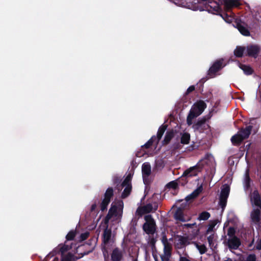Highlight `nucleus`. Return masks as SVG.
<instances>
[{
    "mask_svg": "<svg viewBox=\"0 0 261 261\" xmlns=\"http://www.w3.org/2000/svg\"><path fill=\"white\" fill-rule=\"evenodd\" d=\"M221 5H222L219 1L217 2L216 0H209L204 4L201 3L200 8L202 9L199 11H206L213 14L220 15L226 22L231 23L234 19L233 16L224 12Z\"/></svg>",
    "mask_w": 261,
    "mask_h": 261,
    "instance_id": "1",
    "label": "nucleus"
},
{
    "mask_svg": "<svg viewBox=\"0 0 261 261\" xmlns=\"http://www.w3.org/2000/svg\"><path fill=\"white\" fill-rule=\"evenodd\" d=\"M221 5H222L219 1L217 2L216 0H209L204 4L201 3L200 8L202 9L199 11H206L213 14L220 15L226 22L231 23L234 19L233 16L224 12Z\"/></svg>",
    "mask_w": 261,
    "mask_h": 261,
    "instance_id": "2",
    "label": "nucleus"
},
{
    "mask_svg": "<svg viewBox=\"0 0 261 261\" xmlns=\"http://www.w3.org/2000/svg\"><path fill=\"white\" fill-rule=\"evenodd\" d=\"M206 108V104L202 100H199L196 101L191 107L187 118V123L188 125L193 123V120L199 116Z\"/></svg>",
    "mask_w": 261,
    "mask_h": 261,
    "instance_id": "3",
    "label": "nucleus"
},
{
    "mask_svg": "<svg viewBox=\"0 0 261 261\" xmlns=\"http://www.w3.org/2000/svg\"><path fill=\"white\" fill-rule=\"evenodd\" d=\"M176 5L186 7L194 11L200 10L201 2L199 0H177V2H174Z\"/></svg>",
    "mask_w": 261,
    "mask_h": 261,
    "instance_id": "4",
    "label": "nucleus"
},
{
    "mask_svg": "<svg viewBox=\"0 0 261 261\" xmlns=\"http://www.w3.org/2000/svg\"><path fill=\"white\" fill-rule=\"evenodd\" d=\"M146 222L143 225V229L147 234H153L156 231V224L151 215L145 216Z\"/></svg>",
    "mask_w": 261,
    "mask_h": 261,
    "instance_id": "5",
    "label": "nucleus"
},
{
    "mask_svg": "<svg viewBox=\"0 0 261 261\" xmlns=\"http://www.w3.org/2000/svg\"><path fill=\"white\" fill-rule=\"evenodd\" d=\"M230 188L229 186L227 184L223 185L221 188L219 197V205L222 208V211L224 210L226 206L227 199L230 193Z\"/></svg>",
    "mask_w": 261,
    "mask_h": 261,
    "instance_id": "6",
    "label": "nucleus"
},
{
    "mask_svg": "<svg viewBox=\"0 0 261 261\" xmlns=\"http://www.w3.org/2000/svg\"><path fill=\"white\" fill-rule=\"evenodd\" d=\"M261 51V46L257 44H249L245 46V56L256 59Z\"/></svg>",
    "mask_w": 261,
    "mask_h": 261,
    "instance_id": "7",
    "label": "nucleus"
},
{
    "mask_svg": "<svg viewBox=\"0 0 261 261\" xmlns=\"http://www.w3.org/2000/svg\"><path fill=\"white\" fill-rule=\"evenodd\" d=\"M113 196L114 190L113 188H108L104 194V198L100 203V210L101 211L103 212L107 210L108 205L111 202V200Z\"/></svg>",
    "mask_w": 261,
    "mask_h": 261,
    "instance_id": "8",
    "label": "nucleus"
},
{
    "mask_svg": "<svg viewBox=\"0 0 261 261\" xmlns=\"http://www.w3.org/2000/svg\"><path fill=\"white\" fill-rule=\"evenodd\" d=\"M223 59L216 60L208 70L207 75L210 77H214L217 72L222 69L225 66L223 65Z\"/></svg>",
    "mask_w": 261,
    "mask_h": 261,
    "instance_id": "9",
    "label": "nucleus"
},
{
    "mask_svg": "<svg viewBox=\"0 0 261 261\" xmlns=\"http://www.w3.org/2000/svg\"><path fill=\"white\" fill-rule=\"evenodd\" d=\"M232 22H233L232 24L233 27L236 28L241 34L245 36H250V32L247 29V24L245 23L238 18H234V20Z\"/></svg>",
    "mask_w": 261,
    "mask_h": 261,
    "instance_id": "10",
    "label": "nucleus"
},
{
    "mask_svg": "<svg viewBox=\"0 0 261 261\" xmlns=\"http://www.w3.org/2000/svg\"><path fill=\"white\" fill-rule=\"evenodd\" d=\"M201 168H202L197 164L186 170L184 172L182 176L180 177L179 181H180V180L184 178L192 177L197 176L198 173L201 171Z\"/></svg>",
    "mask_w": 261,
    "mask_h": 261,
    "instance_id": "11",
    "label": "nucleus"
},
{
    "mask_svg": "<svg viewBox=\"0 0 261 261\" xmlns=\"http://www.w3.org/2000/svg\"><path fill=\"white\" fill-rule=\"evenodd\" d=\"M249 197L252 206H255L261 208V195L257 190L250 192Z\"/></svg>",
    "mask_w": 261,
    "mask_h": 261,
    "instance_id": "12",
    "label": "nucleus"
},
{
    "mask_svg": "<svg viewBox=\"0 0 261 261\" xmlns=\"http://www.w3.org/2000/svg\"><path fill=\"white\" fill-rule=\"evenodd\" d=\"M255 121V119L254 118H252L251 120H250L249 122V123L251 125L246 126L245 128H242L239 130L238 133L243 138L244 140L247 139L250 135L251 130L253 128L252 125L254 124L253 121Z\"/></svg>",
    "mask_w": 261,
    "mask_h": 261,
    "instance_id": "13",
    "label": "nucleus"
},
{
    "mask_svg": "<svg viewBox=\"0 0 261 261\" xmlns=\"http://www.w3.org/2000/svg\"><path fill=\"white\" fill-rule=\"evenodd\" d=\"M227 245L230 249H237L241 245V241L238 238L234 236L228 240Z\"/></svg>",
    "mask_w": 261,
    "mask_h": 261,
    "instance_id": "14",
    "label": "nucleus"
},
{
    "mask_svg": "<svg viewBox=\"0 0 261 261\" xmlns=\"http://www.w3.org/2000/svg\"><path fill=\"white\" fill-rule=\"evenodd\" d=\"M260 210L259 207L254 208L251 212V221L255 224H258L260 220Z\"/></svg>",
    "mask_w": 261,
    "mask_h": 261,
    "instance_id": "15",
    "label": "nucleus"
},
{
    "mask_svg": "<svg viewBox=\"0 0 261 261\" xmlns=\"http://www.w3.org/2000/svg\"><path fill=\"white\" fill-rule=\"evenodd\" d=\"M72 247L70 245H68L66 244H64V245L60 244L53 251V255L59 253H61V255H63L65 252L69 250Z\"/></svg>",
    "mask_w": 261,
    "mask_h": 261,
    "instance_id": "16",
    "label": "nucleus"
},
{
    "mask_svg": "<svg viewBox=\"0 0 261 261\" xmlns=\"http://www.w3.org/2000/svg\"><path fill=\"white\" fill-rule=\"evenodd\" d=\"M206 119L205 118H201L198 120L196 123L193 125V128L199 132H202L205 128L206 124Z\"/></svg>",
    "mask_w": 261,
    "mask_h": 261,
    "instance_id": "17",
    "label": "nucleus"
},
{
    "mask_svg": "<svg viewBox=\"0 0 261 261\" xmlns=\"http://www.w3.org/2000/svg\"><path fill=\"white\" fill-rule=\"evenodd\" d=\"M142 173L143 180L145 182L146 178L151 174V166L149 163H144L142 166Z\"/></svg>",
    "mask_w": 261,
    "mask_h": 261,
    "instance_id": "18",
    "label": "nucleus"
},
{
    "mask_svg": "<svg viewBox=\"0 0 261 261\" xmlns=\"http://www.w3.org/2000/svg\"><path fill=\"white\" fill-rule=\"evenodd\" d=\"M123 257V253L118 248L113 249L111 254L112 261H121Z\"/></svg>",
    "mask_w": 261,
    "mask_h": 261,
    "instance_id": "19",
    "label": "nucleus"
},
{
    "mask_svg": "<svg viewBox=\"0 0 261 261\" xmlns=\"http://www.w3.org/2000/svg\"><path fill=\"white\" fill-rule=\"evenodd\" d=\"M112 236V230L111 229L108 228L107 226L103 230V233L102 236V243L105 245L108 244Z\"/></svg>",
    "mask_w": 261,
    "mask_h": 261,
    "instance_id": "20",
    "label": "nucleus"
},
{
    "mask_svg": "<svg viewBox=\"0 0 261 261\" xmlns=\"http://www.w3.org/2000/svg\"><path fill=\"white\" fill-rule=\"evenodd\" d=\"M167 124H162L161 126H160V127L158 129V132H157V135L156 136H155V139L156 140V143L158 144L160 140L161 139L163 134H164L165 132L166 131L167 128Z\"/></svg>",
    "mask_w": 261,
    "mask_h": 261,
    "instance_id": "21",
    "label": "nucleus"
},
{
    "mask_svg": "<svg viewBox=\"0 0 261 261\" xmlns=\"http://www.w3.org/2000/svg\"><path fill=\"white\" fill-rule=\"evenodd\" d=\"M202 191V187H200L195 190L192 193L187 196L185 198V200L187 202H189L195 198H196L198 195L200 194V193Z\"/></svg>",
    "mask_w": 261,
    "mask_h": 261,
    "instance_id": "22",
    "label": "nucleus"
},
{
    "mask_svg": "<svg viewBox=\"0 0 261 261\" xmlns=\"http://www.w3.org/2000/svg\"><path fill=\"white\" fill-rule=\"evenodd\" d=\"M174 133L172 129L168 130L166 132L164 139L162 141L163 145H166L168 144L172 140V139L174 137Z\"/></svg>",
    "mask_w": 261,
    "mask_h": 261,
    "instance_id": "23",
    "label": "nucleus"
},
{
    "mask_svg": "<svg viewBox=\"0 0 261 261\" xmlns=\"http://www.w3.org/2000/svg\"><path fill=\"white\" fill-rule=\"evenodd\" d=\"M174 217L175 220L181 222H185L186 221V219L184 216L183 210L181 208L178 207L176 211H175Z\"/></svg>",
    "mask_w": 261,
    "mask_h": 261,
    "instance_id": "24",
    "label": "nucleus"
},
{
    "mask_svg": "<svg viewBox=\"0 0 261 261\" xmlns=\"http://www.w3.org/2000/svg\"><path fill=\"white\" fill-rule=\"evenodd\" d=\"M233 53L234 55L237 58H241L243 56H245V46H237Z\"/></svg>",
    "mask_w": 261,
    "mask_h": 261,
    "instance_id": "25",
    "label": "nucleus"
},
{
    "mask_svg": "<svg viewBox=\"0 0 261 261\" xmlns=\"http://www.w3.org/2000/svg\"><path fill=\"white\" fill-rule=\"evenodd\" d=\"M239 67L243 71L244 74L246 75H251L254 72V70L249 65L240 63Z\"/></svg>",
    "mask_w": 261,
    "mask_h": 261,
    "instance_id": "26",
    "label": "nucleus"
},
{
    "mask_svg": "<svg viewBox=\"0 0 261 261\" xmlns=\"http://www.w3.org/2000/svg\"><path fill=\"white\" fill-rule=\"evenodd\" d=\"M178 243L177 246L178 248L184 247L188 243V238L182 236H178Z\"/></svg>",
    "mask_w": 261,
    "mask_h": 261,
    "instance_id": "27",
    "label": "nucleus"
},
{
    "mask_svg": "<svg viewBox=\"0 0 261 261\" xmlns=\"http://www.w3.org/2000/svg\"><path fill=\"white\" fill-rule=\"evenodd\" d=\"M244 140L239 133L233 136L231 138V141L234 145H240Z\"/></svg>",
    "mask_w": 261,
    "mask_h": 261,
    "instance_id": "28",
    "label": "nucleus"
},
{
    "mask_svg": "<svg viewBox=\"0 0 261 261\" xmlns=\"http://www.w3.org/2000/svg\"><path fill=\"white\" fill-rule=\"evenodd\" d=\"M251 179L249 176V170L247 169L245 173V190H248L250 188Z\"/></svg>",
    "mask_w": 261,
    "mask_h": 261,
    "instance_id": "29",
    "label": "nucleus"
},
{
    "mask_svg": "<svg viewBox=\"0 0 261 261\" xmlns=\"http://www.w3.org/2000/svg\"><path fill=\"white\" fill-rule=\"evenodd\" d=\"M190 140V135L188 133H184L182 134L181 139L180 143L182 144H188Z\"/></svg>",
    "mask_w": 261,
    "mask_h": 261,
    "instance_id": "30",
    "label": "nucleus"
},
{
    "mask_svg": "<svg viewBox=\"0 0 261 261\" xmlns=\"http://www.w3.org/2000/svg\"><path fill=\"white\" fill-rule=\"evenodd\" d=\"M211 217V214L210 213L204 211L201 213L198 216V219L200 221L203 220L206 221L208 220Z\"/></svg>",
    "mask_w": 261,
    "mask_h": 261,
    "instance_id": "31",
    "label": "nucleus"
},
{
    "mask_svg": "<svg viewBox=\"0 0 261 261\" xmlns=\"http://www.w3.org/2000/svg\"><path fill=\"white\" fill-rule=\"evenodd\" d=\"M123 192L122 193L121 197L122 198L127 197L130 193L132 191V186H125Z\"/></svg>",
    "mask_w": 261,
    "mask_h": 261,
    "instance_id": "32",
    "label": "nucleus"
},
{
    "mask_svg": "<svg viewBox=\"0 0 261 261\" xmlns=\"http://www.w3.org/2000/svg\"><path fill=\"white\" fill-rule=\"evenodd\" d=\"M154 138L155 136H152L144 145L141 146L142 148H145L146 149L149 148L152 145L153 142L156 141V140Z\"/></svg>",
    "mask_w": 261,
    "mask_h": 261,
    "instance_id": "33",
    "label": "nucleus"
},
{
    "mask_svg": "<svg viewBox=\"0 0 261 261\" xmlns=\"http://www.w3.org/2000/svg\"><path fill=\"white\" fill-rule=\"evenodd\" d=\"M166 187L169 189L176 190L178 188V183L175 180L171 181L167 184Z\"/></svg>",
    "mask_w": 261,
    "mask_h": 261,
    "instance_id": "34",
    "label": "nucleus"
},
{
    "mask_svg": "<svg viewBox=\"0 0 261 261\" xmlns=\"http://www.w3.org/2000/svg\"><path fill=\"white\" fill-rule=\"evenodd\" d=\"M76 233V230H70L66 236V240L67 241L73 240L75 237Z\"/></svg>",
    "mask_w": 261,
    "mask_h": 261,
    "instance_id": "35",
    "label": "nucleus"
},
{
    "mask_svg": "<svg viewBox=\"0 0 261 261\" xmlns=\"http://www.w3.org/2000/svg\"><path fill=\"white\" fill-rule=\"evenodd\" d=\"M117 206L115 205L112 204L111 207H110V208L109 211L108 215H107V216L106 217V218L108 219L107 221H108L109 219L110 218V217L108 218L109 215H113L114 214H116L117 213Z\"/></svg>",
    "mask_w": 261,
    "mask_h": 261,
    "instance_id": "36",
    "label": "nucleus"
},
{
    "mask_svg": "<svg viewBox=\"0 0 261 261\" xmlns=\"http://www.w3.org/2000/svg\"><path fill=\"white\" fill-rule=\"evenodd\" d=\"M196 247L198 249L199 253L201 254H203L205 253L207 251V248H206V246H205V245H204V244L200 245L197 244Z\"/></svg>",
    "mask_w": 261,
    "mask_h": 261,
    "instance_id": "37",
    "label": "nucleus"
},
{
    "mask_svg": "<svg viewBox=\"0 0 261 261\" xmlns=\"http://www.w3.org/2000/svg\"><path fill=\"white\" fill-rule=\"evenodd\" d=\"M143 206L144 212H145V214L151 212L153 210V206L151 203H148Z\"/></svg>",
    "mask_w": 261,
    "mask_h": 261,
    "instance_id": "38",
    "label": "nucleus"
},
{
    "mask_svg": "<svg viewBox=\"0 0 261 261\" xmlns=\"http://www.w3.org/2000/svg\"><path fill=\"white\" fill-rule=\"evenodd\" d=\"M145 214V212L143 209V206H139L137 208L136 211V214L139 217H142L143 214Z\"/></svg>",
    "mask_w": 261,
    "mask_h": 261,
    "instance_id": "39",
    "label": "nucleus"
},
{
    "mask_svg": "<svg viewBox=\"0 0 261 261\" xmlns=\"http://www.w3.org/2000/svg\"><path fill=\"white\" fill-rule=\"evenodd\" d=\"M125 186H132L131 181L128 180V179L126 178L124 179L123 182L120 184V187L121 188H123Z\"/></svg>",
    "mask_w": 261,
    "mask_h": 261,
    "instance_id": "40",
    "label": "nucleus"
},
{
    "mask_svg": "<svg viewBox=\"0 0 261 261\" xmlns=\"http://www.w3.org/2000/svg\"><path fill=\"white\" fill-rule=\"evenodd\" d=\"M234 234H235V230H234V228L231 227H229L227 231V235L232 238L233 237L235 236Z\"/></svg>",
    "mask_w": 261,
    "mask_h": 261,
    "instance_id": "41",
    "label": "nucleus"
},
{
    "mask_svg": "<svg viewBox=\"0 0 261 261\" xmlns=\"http://www.w3.org/2000/svg\"><path fill=\"white\" fill-rule=\"evenodd\" d=\"M256 258L254 254H250L247 256L245 261H256Z\"/></svg>",
    "mask_w": 261,
    "mask_h": 261,
    "instance_id": "42",
    "label": "nucleus"
},
{
    "mask_svg": "<svg viewBox=\"0 0 261 261\" xmlns=\"http://www.w3.org/2000/svg\"><path fill=\"white\" fill-rule=\"evenodd\" d=\"M89 232H85L84 233H82L80 236V239L81 241H84L86 240L89 236Z\"/></svg>",
    "mask_w": 261,
    "mask_h": 261,
    "instance_id": "43",
    "label": "nucleus"
},
{
    "mask_svg": "<svg viewBox=\"0 0 261 261\" xmlns=\"http://www.w3.org/2000/svg\"><path fill=\"white\" fill-rule=\"evenodd\" d=\"M171 254H164L161 256L162 261H169Z\"/></svg>",
    "mask_w": 261,
    "mask_h": 261,
    "instance_id": "44",
    "label": "nucleus"
},
{
    "mask_svg": "<svg viewBox=\"0 0 261 261\" xmlns=\"http://www.w3.org/2000/svg\"><path fill=\"white\" fill-rule=\"evenodd\" d=\"M214 238V234L210 235L207 238L208 243L210 246H213L214 245V243H213Z\"/></svg>",
    "mask_w": 261,
    "mask_h": 261,
    "instance_id": "45",
    "label": "nucleus"
},
{
    "mask_svg": "<svg viewBox=\"0 0 261 261\" xmlns=\"http://www.w3.org/2000/svg\"><path fill=\"white\" fill-rule=\"evenodd\" d=\"M164 254H171L170 247L168 246V245L164 246Z\"/></svg>",
    "mask_w": 261,
    "mask_h": 261,
    "instance_id": "46",
    "label": "nucleus"
},
{
    "mask_svg": "<svg viewBox=\"0 0 261 261\" xmlns=\"http://www.w3.org/2000/svg\"><path fill=\"white\" fill-rule=\"evenodd\" d=\"M180 179V177L178 178V184H180L181 186H185L188 182V180L187 179V178H184L183 179H181L180 181H179Z\"/></svg>",
    "mask_w": 261,
    "mask_h": 261,
    "instance_id": "47",
    "label": "nucleus"
},
{
    "mask_svg": "<svg viewBox=\"0 0 261 261\" xmlns=\"http://www.w3.org/2000/svg\"><path fill=\"white\" fill-rule=\"evenodd\" d=\"M195 89V88L194 86L192 85V86H190L188 88V89L187 90L186 92V94H187V95L189 94L191 92H192L193 91H194Z\"/></svg>",
    "mask_w": 261,
    "mask_h": 261,
    "instance_id": "48",
    "label": "nucleus"
},
{
    "mask_svg": "<svg viewBox=\"0 0 261 261\" xmlns=\"http://www.w3.org/2000/svg\"><path fill=\"white\" fill-rule=\"evenodd\" d=\"M102 252H103V256L105 258V261H107V259L108 258V251L105 247L102 249Z\"/></svg>",
    "mask_w": 261,
    "mask_h": 261,
    "instance_id": "49",
    "label": "nucleus"
},
{
    "mask_svg": "<svg viewBox=\"0 0 261 261\" xmlns=\"http://www.w3.org/2000/svg\"><path fill=\"white\" fill-rule=\"evenodd\" d=\"M66 256H71L70 261H76L79 258V257H77L71 253H68Z\"/></svg>",
    "mask_w": 261,
    "mask_h": 261,
    "instance_id": "50",
    "label": "nucleus"
},
{
    "mask_svg": "<svg viewBox=\"0 0 261 261\" xmlns=\"http://www.w3.org/2000/svg\"><path fill=\"white\" fill-rule=\"evenodd\" d=\"M121 179L118 177H114L113 178V182L114 185L119 184L120 183Z\"/></svg>",
    "mask_w": 261,
    "mask_h": 261,
    "instance_id": "51",
    "label": "nucleus"
},
{
    "mask_svg": "<svg viewBox=\"0 0 261 261\" xmlns=\"http://www.w3.org/2000/svg\"><path fill=\"white\" fill-rule=\"evenodd\" d=\"M215 224H211L210 225L209 227H208L207 230H206V233L207 234L210 232L213 231V229L215 226Z\"/></svg>",
    "mask_w": 261,
    "mask_h": 261,
    "instance_id": "52",
    "label": "nucleus"
},
{
    "mask_svg": "<svg viewBox=\"0 0 261 261\" xmlns=\"http://www.w3.org/2000/svg\"><path fill=\"white\" fill-rule=\"evenodd\" d=\"M155 242H156V240L155 238H151L150 239V241H149V244L152 246V247H154L155 246Z\"/></svg>",
    "mask_w": 261,
    "mask_h": 261,
    "instance_id": "53",
    "label": "nucleus"
},
{
    "mask_svg": "<svg viewBox=\"0 0 261 261\" xmlns=\"http://www.w3.org/2000/svg\"><path fill=\"white\" fill-rule=\"evenodd\" d=\"M179 261H191V260L189 258H187V257H185V256H182L180 254V257H179Z\"/></svg>",
    "mask_w": 261,
    "mask_h": 261,
    "instance_id": "54",
    "label": "nucleus"
},
{
    "mask_svg": "<svg viewBox=\"0 0 261 261\" xmlns=\"http://www.w3.org/2000/svg\"><path fill=\"white\" fill-rule=\"evenodd\" d=\"M96 207H97V203H96V202L95 201L93 204H92V205L91 206V209H90L91 212H94L95 210Z\"/></svg>",
    "mask_w": 261,
    "mask_h": 261,
    "instance_id": "55",
    "label": "nucleus"
},
{
    "mask_svg": "<svg viewBox=\"0 0 261 261\" xmlns=\"http://www.w3.org/2000/svg\"><path fill=\"white\" fill-rule=\"evenodd\" d=\"M71 256H65L64 257H63L61 259V261H70Z\"/></svg>",
    "mask_w": 261,
    "mask_h": 261,
    "instance_id": "56",
    "label": "nucleus"
},
{
    "mask_svg": "<svg viewBox=\"0 0 261 261\" xmlns=\"http://www.w3.org/2000/svg\"><path fill=\"white\" fill-rule=\"evenodd\" d=\"M162 242H163V244L164 245V246L167 245V239L166 236H164L163 237Z\"/></svg>",
    "mask_w": 261,
    "mask_h": 261,
    "instance_id": "57",
    "label": "nucleus"
},
{
    "mask_svg": "<svg viewBox=\"0 0 261 261\" xmlns=\"http://www.w3.org/2000/svg\"><path fill=\"white\" fill-rule=\"evenodd\" d=\"M126 178L128 179V180H132V176L131 175L130 173L128 174L127 176L125 177Z\"/></svg>",
    "mask_w": 261,
    "mask_h": 261,
    "instance_id": "58",
    "label": "nucleus"
},
{
    "mask_svg": "<svg viewBox=\"0 0 261 261\" xmlns=\"http://www.w3.org/2000/svg\"><path fill=\"white\" fill-rule=\"evenodd\" d=\"M206 81V79L203 78L200 81V83H201V86H203V83Z\"/></svg>",
    "mask_w": 261,
    "mask_h": 261,
    "instance_id": "59",
    "label": "nucleus"
},
{
    "mask_svg": "<svg viewBox=\"0 0 261 261\" xmlns=\"http://www.w3.org/2000/svg\"><path fill=\"white\" fill-rule=\"evenodd\" d=\"M116 185V189H117L118 191L121 190L123 188H121L120 187V184H117V185Z\"/></svg>",
    "mask_w": 261,
    "mask_h": 261,
    "instance_id": "60",
    "label": "nucleus"
},
{
    "mask_svg": "<svg viewBox=\"0 0 261 261\" xmlns=\"http://www.w3.org/2000/svg\"><path fill=\"white\" fill-rule=\"evenodd\" d=\"M257 249H261V243L258 244L256 246Z\"/></svg>",
    "mask_w": 261,
    "mask_h": 261,
    "instance_id": "61",
    "label": "nucleus"
},
{
    "mask_svg": "<svg viewBox=\"0 0 261 261\" xmlns=\"http://www.w3.org/2000/svg\"><path fill=\"white\" fill-rule=\"evenodd\" d=\"M209 0H199V1L202 4H204L205 3L207 2Z\"/></svg>",
    "mask_w": 261,
    "mask_h": 261,
    "instance_id": "62",
    "label": "nucleus"
},
{
    "mask_svg": "<svg viewBox=\"0 0 261 261\" xmlns=\"http://www.w3.org/2000/svg\"><path fill=\"white\" fill-rule=\"evenodd\" d=\"M258 127L256 128L255 129L253 130L254 134H255L257 132Z\"/></svg>",
    "mask_w": 261,
    "mask_h": 261,
    "instance_id": "63",
    "label": "nucleus"
},
{
    "mask_svg": "<svg viewBox=\"0 0 261 261\" xmlns=\"http://www.w3.org/2000/svg\"><path fill=\"white\" fill-rule=\"evenodd\" d=\"M185 226L189 227H191L192 225L190 224H187L185 225Z\"/></svg>",
    "mask_w": 261,
    "mask_h": 261,
    "instance_id": "64",
    "label": "nucleus"
}]
</instances>
